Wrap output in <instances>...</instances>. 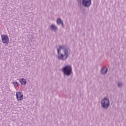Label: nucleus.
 I'll list each match as a JSON object with an SVG mask.
<instances>
[{
  "label": "nucleus",
  "instance_id": "f257e3e1",
  "mask_svg": "<svg viewBox=\"0 0 126 126\" xmlns=\"http://www.w3.org/2000/svg\"><path fill=\"white\" fill-rule=\"evenodd\" d=\"M70 50L69 49L64 47L60 46L57 49L58 59L60 61H65L69 56Z\"/></svg>",
  "mask_w": 126,
  "mask_h": 126
},
{
  "label": "nucleus",
  "instance_id": "f03ea898",
  "mask_svg": "<svg viewBox=\"0 0 126 126\" xmlns=\"http://www.w3.org/2000/svg\"><path fill=\"white\" fill-rule=\"evenodd\" d=\"M62 71L63 75L68 77L72 73V67L70 65H65L62 68Z\"/></svg>",
  "mask_w": 126,
  "mask_h": 126
},
{
  "label": "nucleus",
  "instance_id": "7ed1b4c3",
  "mask_svg": "<svg viewBox=\"0 0 126 126\" xmlns=\"http://www.w3.org/2000/svg\"><path fill=\"white\" fill-rule=\"evenodd\" d=\"M101 105L103 109L107 110L110 107V99L107 97H104L101 101Z\"/></svg>",
  "mask_w": 126,
  "mask_h": 126
},
{
  "label": "nucleus",
  "instance_id": "20e7f679",
  "mask_svg": "<svg viewBox=\"0 0 126 126\" xmlns=\"http://www.w3.org/2000/svg\"><path fill=\"white\" fill-rule=\"evenodd\" d=\"M92 3V0H82V4L84 7H87V8L90 7Z\"/></svg>",
  "mask_w": 126,
  "mask_h": 126
},
{
  "label": "nucleus",
  "instance_id": "39448f33",
  "mask_svg": "<svg viewBox=\"0 0 126 126\" xmlns=\"http://www.w3.org/2000/svg\"><path fill=\"white\" fill-rule=\"evenodd\" d=\"M1 37L3 44H4V45H8V43H9L8 36L5 34H2Z\"/></svg>",
  "mask_w": 126,
  "mask_h": 126
},
{
  "label": "nucleus",
  "instance_id": "423d86ee",
  "mask_svg": "<svg viewBox=\"0 0 126 126\" xmlns=\"http://www.w3.org/2000/svg\"><path fill=\"white\" fill-rule=\"evenodd\" d=\"M16 97L18 101H21L23 100V94L21 92H18L16 94Z\"/></svg>",
  "mask_w": 126,
  "mask_h": 126
},
{
  "label": "nucleus",
  "instance_id": "0eeeda50",
  "mask_svg": "<svg viewBox=\"0 0 126 126\" xmlns=\"http://www.w3.org/2000/svg\"><path fill=\"white\" fill-rule=\"evenodd\" d=\"M50 29L51 31L57 32L58 31V27H57L55 24H52L50 26Z\"/></svg>",
  "mask_w": 126,
  "mask_h": 126
},
{
  "label": "nucleus",
  "instance_id": "6e6552de",
  "mask_svg": "<svg viewBox=\"0 0 126 126\" xmlns=\"http://www.w3.org/2000/svg\"><path fill=\"white\" fill-rule=\"evenodd\" d=\"M100 71L102 74H107V73L108 72V68L107 67H104L101 69Z\"/></svg>",
  "mask_w": 126,
  "mask_h": 126
},
{
  "label": "nucleus",
  "instance_id": "1a4fd4ad",
  "mask_svg": "<svg viewBox=\"0 0 126 126\" xmlns=\"http://www.w3.org/2000/svg\"><path fill=\"white\" fill-rule=\"evenodd\" d=\"M19 81L22 85H26V83H27V81L24 78L20 79Z\"/></svg>",
  "mask_w": 126,
  "mask_h": 126
},
{
  "label": "nucleus",
  "instance_id": "9d476101",
  "mask_svg": "<svg viewBox=\"0 0 126 126\" xmlns=\"http://www.w3.org/2000/svg\"><path fill=\"white\" fill-rule=\"evenodd\" d=\"M56 22L58 25H61V24L63 22V21H62V19L59 18L57 19Z\"/></svg>",
  "mask_w": 126,
  "mask_h": 126
},
{
  "label": "nucleus",
  "instance_id": "9b49d317",
  "mask_svg": "<svg viewBox=\"0 0 126 126\" xmlns=\"http://www.w3.org/2000/svg\"><path fill=\"white\" fill-rule=\"evenodd\" d=\"M117 86L119 88H122L123 87V82H119L117 83Z\"/></svg>",
  "mask_w": 126,
  "mask_h": 126
},
{
  "label": "nucleus",
  "instance_id": "f8f14e48",
  "mask_svg": "<svg viewBox=\"0 0 126 126\" xmlns=\"http://www.w3.org/2000/svg\"><path fill=\"white\" fill-rule=\"evenodd\" d=\"M12 84H13L15 88H17V86H18V83L17 82H13Z\"/></svg>",
  "mask_w": 126,
  "mask_h": 126
},
{
  "label": "nucleus",
  "instance_id": "ddd939ff",
  "mask_svg": "<svg viewBox=\"0 0 126 126\" xmlns=\"http://www.w3.org/2000/svg\"><path fill=\"white\" fill-rule=\"evenodd\" d=\"M61 24H62V26L63 28H64V24H63V21H62V22Z\"/></svg>",
  "mask_w": 126,
  "mask_h": 126
}]
</instances>
